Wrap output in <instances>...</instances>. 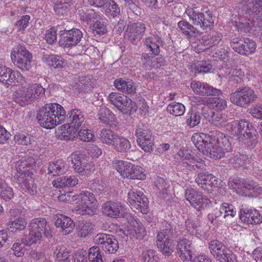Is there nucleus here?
<instances>
[{
	"label": "nucleus",
	"instance_id": "nucleus-51",
	"mask_svg": "<svg viewBox=\"0 0 262 262\" xmlns=\"http://www.w3.org/2000/svg\"><path fill=\"white\" fill-rule=\"evenodd\" d=\"M105 7L107 8L105 10L106 15H110L115 17L120 14V9L118 5L113 0H107L106 3Z\"/></svg>",
	"mask_w": 262,
	"mask_h": 262
},
{
	"label": "nucleus",
	"instance_id": "nucleus-8",
	"mask_svg": "<svg viewBox=\"0 0 262 262\" xmlns=\"http://www.w3.org/2000/svg\"><path fill=\"white\" fill-rule=\"evenodd\" d=\"M185 197L191 206L199 212L200 214H201L202 210L211 204V202L207 196L192 187L187 188L185 190Z\"/></svg>",
	"mask_w": 262,
	"mask_h": 262
},
{
	"label": "nucleus",
	"instance_id": "nucleus-38",
	"mask_svg": "<svg viewBox=\"0 0 262 262\" xmlns=\"http://www.w3.org/2000/svg\"><path fill=\"white\" fill-rule=\"evenodd\" d=\"M250 131L251 132H248L247 135L243 134L239 137V140L250 148H253L258 143V135L255 128H251Z\"/></svg>",
	"mask_w": 262,
	"mask_h": 262
},
{
	"label": "nucleus",
	"instance_id": "nucleus-55",
	"mask_svg": "<svg viewBox=\"0 0 262 262\" xmlns=\"http://www.w3.org/2000/svg\"><path fill=\"white\" fill-rule=\"evenodd\" d=\"M212 117L208 118L210 122L215 125H223L227 122V116L219 111L214 112Z\"/></svg>",
	"mask_w": 262,
	"mask_h": 262
},
{
	"label": "nucleus",
	"instance_id": "nucleus-10",
	"mask_svg": "<svg viewBox=\"0 0 262 262\" xmlns=\"http://www.w3.org/2000/svg\"><path fill=\"white\" fill-rule=\"evenodd\" d=\"M59 44L63 48H71L75 46L80 41L83 34L78 29L73 28L60 31Z\"/></svg>",
	"mask_w": 262,
	"mask_h": 262
},
{
	"label": "nucleus",
	"instance_id": "nucleus-34",
	"mask_svg": "<svg viewBox=\"0 0 262 262\" xmlns=\"http://www.w3.org/2000/svg\"><path fill=\"white\" fill-rule=\"evenodd\" d=\"M178 27L182 33L187 38H190L200 35V31L186 20H182L179 21Z\"/></svg>",
	"mask_w": 262,
	"mask_h": 262
},
{
	"label": "nucleus",
	"instance_id": "nucleus-37",
	"mask_svg": "<svg viewBox=\"0 0 262 262\" xmlns=\"http://www.w3.org/2000/svg\"><path fill=\"white\" fill-rule=\"evenodd\" d=\"M118 136L116 133L111 129L105 128L101 130L100 139L103 143L113 146Z\"/></svg>",
	"mask_w": 262,
	"mask_h": 262
},
{
	"label": "nucleus",
	"instance_id": "nucleus-35",
	"mask_svg": "<svg viewBox=\"0 0 262 262\" xmlns=\"http://www.w3.org/2000/svg\"><path fill=\"white\" fill-rule=\"evenodd\" d=\"M98 116L100 122L106 124L115 122L117 120L113 112L106 106H102L100 108Z\"/></svg>",
	"mask_w": 262,
	"mask_h": 262
},
{
	"label": "nucleus",
	"instance_id": "nucleus-7",
	"mask_svg": "<svg viewBox=\"0 0 262 262\" xmlns=\"http://www.w3.org/2000/svg\"><path fill=\"white\" fill-rule=\"evenodd\" d=\"M107 99L112 105L123 114L135 113L138 108L135 102L120 93L112 92L108 95Z\"/></svg>",
	"mask_w": 262,
	"mask_h": 262
},
{
	"label": "nucleus",
	"instance_id": "nucleus-60",
	"mask_svg": "<svg viewBox=\"0 0 262 262\" xmlns=\"http://www.w3.org/2000/svg\"><path fill=\"white\" fill-rule=\"evenodd\" d=\"M133 236L139 240L142 239L146 234L144 227L141 224L136 223L134 230L132 231Z\"/></svg>",
	"mask_w": 262,
	"mask_h": 262
},
{
	"label": "nucleus",
	"instance_id": "nucleus-19",
	"mask_svg": "<svg viewBox=\"0 0 262 262\" xmlns=\"http://www.w3.org/2000/svg\"><path fill=\"white\" fill-rule=\"evenodd\" d=\"M240 212L239 219L245 224H259L262 222V215L255 209L243 207Z\"/></svg>",
	"mask_w": 262,
	"mask_h": 262
},
{
	"label": "nucleus",
	"instance_id": "nucleus-12",
	"mask_svg": "<svg viewBox=\"0 0 262 262\" xmlns=\"http://www.w3.org/2000/svg\"><path fill=\"white\" fill-rule=\"evenodd\" d=\"M195 182L207 193H210L214 189L219 187L221 183L215 176L207 171L199 172L195 179Z\"/></svg>",
	"mask_w": 262,
	"mask_h": 262
},
{
	"label": "nucleus",
	"instance_id": "nucleus-21",
	"mask_svg": "<svg viewBox=\"0 0 262 262\" xmlns=\"http://www.w3.org/2000/svg\"><path fill=\"white\" fill-rule=\"evenodd\" d=\"M191 242L183 238L180 239L177 245V250L179 256L185 262H190L192 258Z\"/></svg>",
	"mask_w": 262,
	"mask_h": 262
},
{
	"label": "nucleus",
	"instance_id": "nucleus-28",
	"mask_svg": "<svg viewBox=\"0 0 262 262\" xmlns=\"http://www.w3.org/2000/svg\"><path fill=\"white\" fill-rule=\"evenodd\" d=\"M199 102L202 104H210V107L216 110H223L227 107L225 99L219 97L210 98H201Z\"/></svg>",
	"mask_w": 262,
	"mask_h": 262
},
{
	"label": "nucleus",
	"instance_id": "nucleus-23",
	"mask_svg": "<svg viewBox=\"0 0 262 262\" xmlns=\"http://www.w3.org/2000/svg\"><path fill=\"white\" fill-rule=\"evenodd\" d=\"M242 190H238L239 194L243 196L256 197L262 193V188L253 181L243 180Z\"/></svg>",
	"mask_w": 262,
	"mask_h": 262
},
{
	"label": "nucleus",
	"instance_id": "nucleus-45",
	"mask_svg": "<svg viewBox=\"0 0 262 262\" xmlns=\"http://www.w3.org/2000/svg\"><path fill=\"white\" fill-rule=\"evenodd\" d=\"M53 256L54 258L58 259L59 261L69 262L68 260L69 252L65 246L61 245H57L53 248Z\"/></svg>",
	"mask_w": 262,
	"mask_h": 262
},
{
	"label": "nucleus",
	"instance_id": "nucleus-18",
	"mask_svg": "<svg viewBox=\"0 0 262 262\" xmlns=\"http://www.w3.org/2000/svg\"><path fill=\"white\" fill-rule=\"evenodd\" d=\"M190 87L194 93L201 96H219L222 94L220 90L200 81L193 80Z\"/></svg>",
	"mask_w": 262,
	"mask_h": 262
},
{
	"label": "nucleus",
	"instance_id": "nucleus-63",
	"mask_svg": "<svg viewBox=\"0 0 262 262\" xmlns=\"http://www.w3.org/2000/svg\"><path fill=\"white\" fill-rule=\"evenodd\" d=\"M228 184L230 189L239 194L238 190H242L243 180L238 178H230Z\"/></svg>",
	"mask_w": 262,
	"mask_h": 262
},
{
	"label": "nucleus",
	"instance_id": "nucleus-39",
	"mask_svg": "<svg viewBox=\"0 0 262 262\" xmlns=\"http://www.w3.org/2000/svg\"><path fill=\"white\" fill-rule=\"evenodd\" d=\"M129 140L122 136H118L113 147L117 151L122 153L127 152L131 148Z\"/></svg>",
	"mask_w": 262,
	"mask_h": 262
},
{
	"label": "nucleus",
	"instance_id": "nucleus-25",
	"mask_svg": "<svg viewBox=\"0 0 262 262\" xmlns=\"http://www.w3.org/2000/svg\"><path fill=\"white\" fill-rule=\"evenodd\" d=\"M251 158L247 155L238 154L229 159V162L235 168L242 167L244 169L253 168V162Z\"/></svg>",
	"mask_w": 262,
	"mask_h": 262
},
{
	"label": "nucleus",
	"instance_id": "nucleus-53",
	"mask_svg": "<svg viewBox=\"0 0 262 262\" xmlns=\"http://www.w3.org/2000/svg\"><path fill=\"white\" fill-rule=\"evenodd\" d=\"M14 140L19 145L28 146L32 144L34 141L29 134H16L14 137Z\"/></svg>",
	"mask_w": 262,
	"mask_h": 262
},
{
	"label": "nucleus",
	"instance_id": "nucleus-4",
	"mask_svg": "<svg viewBox=\"0 0 262 262\" xmlns=\"http://www.w3.org/2000/svg\"><path fill=\"white\" fill-rule=\"evenodd\" d=\"M113 166L123 178L133 180H144L145 178V176L143 172V168L140 166L116 160L113 162Z\"/></svg>",
	"mask_w": 262,
	"mask_h": 262
},
{
	"label": "nucleus",
	"instance_id": "nucleus-61",
	"mask_svg": "<svg viewBox=\"0 0 262 262\" xmlns=\"http://www.w3.org/2000/svg\"><path fill=\"white\" fill-rule=\"evenodd\" d=\"M25 246L27 245L23 243L21 240L20 241L17 239L11 248L12 250L13 251L14 254L17 257L23 256L25 251Z\"/></svg>",
	"mask_w": 262,
	"mask_h": 262
},
{
	"label": "nucleus",
	"instance_id": "nucleus-2",
	"mask_svg": "<svg viewBox=\"0 0 262 262\" xmlns=\"http://www.w3.org/2000/svg\"><path fill=\"white\" fill-rule=\"evenodd\" d=\"M64 108L57 103H47L41 107L36 114V119L39 125L45 128H54L61 124L66 118Z\"/></svg>",
	"mask_w": 262,
	"mask_h": 262
},
{
	"label": "nucleus",
	"instance_id": "nucleus-30",
	"mask_svg": "<svg viewBox=\"0 0 262 262\" xmlns=\"http://www.w3.org/2000/svg\"><path fill=\"white\" fill-rule=\"evenodd\" d=\"M243 11L250 17L254 14L262 13V0H247Z\"/></svg>",
	"mask_w": 262,
	"mask_h": 262
},
{
	"label": "nucleus",
	"instance_id": "nucleus-56",
	"mask_svg": "<svg viewBox=\"0 0 262 262\" xmlns=\"http://www.w3.org/2000/svg\"><path fill=\"white\" fill-rule=\"evenodd\" d=\"M216 259L220 262H236V257L231 251L226 248Z\"/></svg>",
	"mask_w": 262,
	"mask_h": 262
},
{
	"label": "nucleus",
	"instance_id": "nucleus-24",
	"mask_svg": "<svg viewBox=\"0 0 262 262\" xmlns=\"http://www.w3.org/2000/svg\"><path fill=\"white\" fill-rule=\"evenodd\" d=\"M232 135L239 137L243 134L247 135L248 132H251L250 130L251 128H254L252 124L248 121L246 120H240L238 122L234 121L231 124Z\"/></svg>",
	"mask_w": 262,
	"mask_h": 262
},
{
	"label": "nucleus",
	"instance_id": "nucleus-50",
	"mask_svg": "<svg viewBox=\"0 0 262 262\" xmlns=\"http://www.w3.org/2000/svg\"><path fill=\"white\" fill-rule=\"evenodd\" d=\"M27 225L26 220L22 217H19L11 222L9 228L10 232L17 233L18 232L24 230Z\"/></svg>",
	"mask_w": 262,
	"mask_h": 262
},
{
	"label": "nucleus",
	"instance_id": "nucleus-44",
	"mask_svg": "<svg viewBox=\"0 0 262 262\" xmlns=\"http://www.w3.org/2000/svg\"><path fill=\"white\" fill-rule=\"evenodd\" d=\"M201 119L200 112L191 108L187 113L186 122L189 126L193 127L200 123Z\"/></svg>",
	"mask_w": 262,
	"mask_h": 262
},
{
	"label": "nucleus",
	"instance_id": "nucleus-57",
	"mask_svg": "<svg viewBox=\"0 0 262 262\" xmlns=\"http://www.w3.org/2000/svg\"><path fill=\"white\" fill-rule=\"evenodd\" d=\"M79 139L84 142H93L95 141L94 133L90 129H81L78 133Z\"/></svg>",
	"mask_w": 262,
	"mask_h": 262
},
{
	"label": "nucleus",
	"instance_id": "nucleus-52",
	"mask_svg": "<svg viewBox=\"0 0 262 262\" xmlns=\"http://www.w3.org/2000/svg\"><path fill=\"white\" fill-rule=\"evenodd\" d=\"M167 110L171 114L178 116L184 114L185 107L183 104L174 102L168 105Z\"/></svg>",
	"mask_w": 262,
	"mask_h": 262
},
{
	"label": "nucleus",
	"instance_id": "nucleus-5",
	"mask_svg": "<svg viewBox=\"0 0 262 262\" xmlns=\"http://www.w3.org/2000/svg\"><path fill=\"white\" fill-rule=\"evenodd\" d=\"M257 99L255 91L250 86L239 87L230 95L231 102L234 105L246 108Z\"/></svg>",
	"mask_w": 262,
	"mask_h": 262
},
{
	"label": "nucleus",
	"instance_id": "nucleus-46",
	"mask_svg": "<svg viewBox=\"0 0 262 262\" xmlns=\"http://www.w3.org/2000/svg\"><path fill=\"white\" fill-rule=\"evenodd\" d=\"M93 224L90 222H80L77 227L78 235L85 237L90 234L94 229Z\"/></svg>",
	"mask_w": 262,
	"mask_h": 262
},
{
	"label": "nucleus",
	"instance_id": "nucleus-26",
	"mask_svg": "<svg viewBox=\"0 0 262 262\" xmlns=\"http://www.w3.org/2000/svg\"><path fill=\"white\" fill-rule=\"evenodd\" d=\"M55 226L62 229V234L67 235L73 231L75 223L70 217L60 215L56 220Z\"/></svg>",
	"mask_w": 262,
	"mask_h": 262
},
{
	"label": "nucleus",
	"instance_id": "nucleus-36",
	"mask_svg": "<svg viewBox=\"0 0 262 262\" xmlns=\"http://www.w3.org/2000/svg\"><path fill=\"white\" fill-rule=\"evenodd\" d=\"M66 164L62 160H58L54 162L50 163L48 168V174L53 176L62 174L66 172Z\"/></svg>",
	"mask_w": 262,
	"mask_h": 262
},
{
	"label": "nucleus",
	"instance_id": "nucleus-47",
	"mask_svg": "<svg viewBox=\"0 0 262 262\" xmlns=\"http://www.w3.org/2000/svg\"><path fill=\"white\" fill-rule=\"evenodd\" d=\"M135 136L137 138V142L141 143L142 141L152 138L151 134L147 129V127L143 125L138 124L137 126Z\"/></svg>",
	"mask_w": 262,
	"mask_h": 262
},
{
	"label": "nucleus",
	"instance_id": "nucleus-43",
	"mask_svg": "<svg viewBox=\"0 0 262 262\" xmlns=\"http://www.w3.org/2000/svg\"><path fill=\"white\" fill-rule=\"evenodd\" d=\"M249 15L246 16H241L238 18V21L236 20L235 23L236 27L238 30L244 31V32H250L252 24V20L251 19V16L248 17Z\"/></svg>",
	"mask_w": 262,
	"mask_h": 262
},
{
	"label": "nucleus",
	"instance_id": "nucleus-17",
	"mask_svg": "<svg viewBox=\"0 0 262 262\" xmlns=\"http://www.w3.org/2000/svg\"><path fill=\"white\" fill-rule=\"evenodd\" d=\"M145 30V25L142 23L130 24L128 25L125 35L133 45H137L143 36Z\"/></svg>",
	"mask_w": 262,
	"mask_h": 262
},
{
	"label": "nucleus",
	"instance_id": "nucleus-13",
	"mask_svg": "<svg viewBox=\"0 0 262 262\" xmlns=\"http://www.w3.org/2000/svg\"><path fill=\"white\" fill-rule=\"evenodd\" d=\"M0 82L7 88L10 85H15L16 83L23 84L25 77L18 71L6 66L0 67Z\"/></svg>",
	"mask_w": 262,
	"mask_h": 262
},
{
	"label": "nucleus",
	"instance_id": "nucleus-16",
	"mask_svg": "<svg viewBox=\"0 0 262 262\" xmlns=\"http://www.w3.org/2000/svg\"><path fill=\"white\" fill-rule=\"evenodd\" d=\"M94 241L101 246L102 250L105 253L114 254L119 249L118 241L112 235L103 233L97 234L94 238Z\"/></svg>",
	"mask_w": 262,
	"mask_h": 262
},
{
	"label": "nucleus",
	"instance_id": "nucleus-9",
	"mask_svg": "<svg viewBox=\"0 0 262 262\" xmlns=\"http://www.w3.org/2000/svg\"><path fill=\"white\" fill-rule=\"evenodd\" d=\"M127 200L130 205L142 213H146L148 211V199L139 188L134 187L130 189L127 193Z\"/></svg>",
	"mask_w": 262,
	"mask_h": 262
},
{
	"label": "nucleus",
	"instance_id": "nucleus-3",
	"mask_svg": "<svg viewBox=\"0 0 262 262\" xmlns=\"http://www.w3.org/2000/svg\"><path fill=\"white\" fill-rule=\"evenodd\" d=\"M179 226L174 222H166L165 229L161 230L157 235V246L159 250L165 256H169L173 251L171 238L176 235Z\"/></svg>",
	"mask_w": 262,
	"mask_h": 262
},
{
	"label": "nucleus",
	"instance_id": "nucleus-27",
	"mask_svg": "<svg viewBox=\"0 0 262 262\" xmlns=\"http://www.w3.org/2000/svg\"><path fill=\"white\" fill-rule=\"evenodd\" d=\"M67 117L70 122V127L74 128H79L84 120L83 113L77 108L72 109L69 111Z\"/></svg>",
	"mask_w": 262,
	"mask_h": 262
},
{
	"label": "nucleus",
	"instance_id": "nucleus-48",
	"mask_svg": "<svg viewBox=\"0 0 262 262\" xmlns=\"http://www.w3.org/2000/svg\"><path fill=\"white\" fill-rule=\"evenodd\" d=\"M88 258L90 262H105L99 247L94 246L89 250Z\"/></svg>",
	"mask_w": 262,
	"mask_h": 262
},
{
	"label": "nucleus",
	"instance_id": "nucleus-62",
	"mask_svg": "<svg viewBox=\"0 0 262 262\" xmlns=\"http://www.w3.org/2000/svg\"><path fill=\"white\" fill-rule=\"evenodd\" d=\"M214 24V18L212 13L210 11H207L205 13H203L202 17V23L201 28L203 30L206 29L208 27L212 26Z\"/></svg>",
	"mask_w": 262,
	"mask_h": 262
},
{
	"label": "nucleus",
	"instance_id": "nucleus-32",
	"mask_svg": "<svg viewBox=\"0 0 262 262\" xmlns=\"http://www.w3.org/2000/svg\"><path fill=\"white\" fill-rule=\"evenodd\" d=\"M78 179L75 176H67L58 178L53 181V185L56 188L74 187L78 183Z\"/></svg>",
	"mask_w": 262,
	"mask_h": 262
},
{
	"label": "nucleus",
	"instance_id": "nucleus-11",
	"mask_svg": "<svg viewBox=\"0 0 262 262\" xmlns=\"http://www.w3.org/2000/svg\"><path fill=\"white\" fill-rule=\"evenodd\" d=\"M103 213L110 217L117 219L124 217L127 213L126 206L119 202L108 201L102 205Z\"/></svg>",
	"mask_w": 262,
	"mask_h": 262
},
{
	"label": "nucleus",
	"instance_id": "nucleus-42",
	"mask_svg": "<svg viewBox=\"0 0 262 262\" xmlns=\"http://www.w3.org/2000/svg\"><path fill=\"white\" fill-rule=\"evenodd\" d=\"M185 13L189 16V20L192 21L194 25L201 27L203 13L199 12L196 10V8H187Z\"/></svg>",
	"mask_w": 262,
	"mask_h": 262
},
{
	"label": "nucleus",
	"instance_id": "nucleus-64",
	"mask_svg": "<svg viewBox=\"0 0 262 262\" xmlns=\"http://www.w3.org/2000/svg\"><path fill=\"white\" fill-rule=\"evenodd\" d=\"M92 30L94 33H96L99 35H103L107 31L106 25L104 23L101 22L100 19H98L93 24Z\"/></svg>",
	"mask_w": 262,
	"mask_h": 262
},
{
	"label": "nucleus",
	"instance_id": "nucleus-14",
	"mask_svg": "<svg viewBox=\"0 0 262 262\" xmlns=\"http://www.w3.org/2000/svg\"><path fill=\"white\" fill-rule=\"evenodd\" d=\"M77 199L80 200L78 210L82 214H92V208L97 206V201L95 194L89 191H82L77 196Z\"/></svg>",
	"mask_w": 262,
	"mask_h": 262
},
{
	"label": "nucleus",
	"instance_id": "nucleus-54",
	"mask_svg": "<svg viewBox=\"0 0 262 262\" xmlns=\"http://www.w3.org/2000/svg\"><path fill=\"white\" fill-rule=\"evenodd\" d=\"M13 52L15 53V57H17V55L19 54L24 57L23 58L32 60V54L26 49L24 45L18 44L16 45L12 49L11 53H12Z\"/></svg>",
	"mask_w": 262,
	"mask_h": 262
},
{
	"label": "nucleus",
	"instance_id": "nucleus-22",
	"mask_svg": "<svg viewBox=\"0 0 262 262\" xmlns=\"http://www.w3.org/2000/svg\"><path fill=\"white\" fill-rule=\"evenodd\" d=\"M114 85L118 91L130 96L136 93V83L131 79L121 78L116 79L114 81Z\"/></svg>",
	"mask_w": 262,
	"mask_h": 262
},
{
	"label": "nucleus",
	"instance_id": "nucleus-40",
	"mask_svg": "<svg viewBox=\"0 0 262 262\" xmlns=\"http://www.w3.org/2000/svg\"><path fill=\"white\" fill-rule=\"evenodd\" d=\"M15 52L11 53V59L12 62L22 71H28L32 67L31 62L32 60L15 57Z\"/></svg>",
	"mask_w": 262,
	"mask_h": 262
},
{
	"label": "nucleus",
	"instance_id": "nucleus-29",
	"mask_svg": "<svg viewBox=\"0 0 262 262\" xmlns=\"http://www.w3.org/2000/svg\"><path fill=\"white\" fill-rule=\"evenodd\" d=\"M32 173L21 174L17 178V182L21 185V187L25 191H28L30 193L33 194L35 191L36 186L34 183V180L32 177Z\"/></svg>",
	"mask_w": 262,
	"mask_h": 262
},
{
	"label": "nucleus",
	"instance_id": "nucleus-59",
	"mask_svg": "<svg viewBox=\"0 0 262 262\" xmlns=\"http://www.w3.org/2000/svg\"><path fill=\"white\" fill-rule=\"evenodd\" d=\"M30 165L26 160L18 161L16 166L17 173L16 174V178L20 176V174H29L31 173L30 171Z\"/></svg>",
	"mask_w": 262,
	"mask_h": 262
},
{
	"label": "nucleus",
	"instance_id": "nucleus-49",
	"mask_svg": "<svg viewBox=\"0 0 262 262\" xmlns=\"http://www.w3.org/2000/svg\"><path fill=\"white\" fill-rule=\"evenodd\" d=\"M219 213L221 215L224 214V218L228 216L233 217L236 214V210L232 204L228 203H223L220 207Z\"/></svg>",
	"mask_w": 262,
	"mask_h": 262
},
{
	"label": "nucleus",
	"instance_id": "nucleus-6",
	"mask_svg": "<svg viewBox=\"0 0 262 262\" xmlns=\"http://www.w3.org/2000/svg\"><path fill=\"white\" fill-rule=\"evenodd\" d=\"M47 225L45 219L32 220L29 225V234L21 238L22 243L28 246L40 241L42 231Z\"/></svg>",
	"mask_w": 262,
	"mask_h": 262
},
{
	"label": "nucleus",
	"instance_id": "nucleus-1",
	"mask_svg": "<svg viewBox=\"0 0 262 262\" xmlns=\"http://www.w3.org/2000/svg\"><path fill=\"white\" fill-rule=\"evenodd\" d=\"M191 141L200 152L214 159H221L225 152L232 150L228 137L217 130L212 131L208 135L203 133L195 134Z\"/></svg>",
	"mask_w": 262,
	"mask_h": 262
},
{
	"label": "nucleus",
	"instance_id": "nucleus-20",
	"mask_svg": "<svg viewBox=\"0 0 262 262\" xmlns=\"http://www.w3.org/2000/svg\"><path fill=\"white\" fill-rule=\"evenodd\" d=\"M31 91L30 84H29V83H26L13 93V98L14 101L21 106L26 105L33 98V92Z\"/></svg>",
	"mask_w": 262,
	"mask_h": 262
},
{
	"label": "nucleus",
	"instance_id": "nucleus-31",
	"mask_svg": "<svg viewBox=\"0 0 262 262\" xmlns=\"http://www.w3.org/2000/svg\"><path fill=\"white\" fill-rule=\"evenodd\" d=\"M163 41L158 36L147 37L144 41V45L148 48L155 56L159 55L160 52V47L162 46Z\"/></svg>",
	"mask_w": 262,
	"mask_h": 262
},
{
	"label": "nucleus",
	"instance_id": "nucleus-15",
	"mask_svg": "<svg viewBox=\"0 0 262 262\" xmlns=\"http://www.w3.org/2000/svg\"><path fill=\"white\" fill-rule=\"evenodd\" d=\"M231 46L236 52L248 55L255 52L256 44L254 41L246 37H236L231 42Z\"/></svg>",
	"mask_w": 262,
	"mask_h": 262
},
{
	"label": "nucleus",
	"instance_id": "nucleus-33",
	"mask_svg": "<svg viewBox=\"0 0 262 262\" xmlns=\"http://www.w3.org/2000/svg\"><path fill=\"white\" fill-rule=\"evenodd\" d=\"M43 59L49 67L54 69H61L66 63L65 60L61 57L54 54H45Z\"/></svg>",
	"mask_w": 262,
	"mask_h": 262
},
{
	"label": "nucleus",
	"instance_id": "nucleus-41",
	"mask_svg": "<svg viewBox=\"0 0 262 262\" xmlns=\"http://www.w3.org/2000/svg\"><path fill=\"white\" fill-rule=\"evenodd\" d=\"M208 248L211 254L216 259L227 248L221 241L213 239L209 242Z\"/></svg>",
	"mask_w": 262,
	"mask_h": 262
},
{
	"label": "nucleus",
	"instance_id": "nucleus-58",
	"mask_svg": "<svg viewBox=\"0 0 262 262\" xmlns=\"http://www.w3.org/2000/svg\"><path fill=\"white\" fill-rule=\"evenodd\" d=\"M14 196L13 189L5 183L0 192V197L6 201H9Z\"/></svg>",
	"mask_w": 262,
	"mask_h": 262
}]
</instances>
